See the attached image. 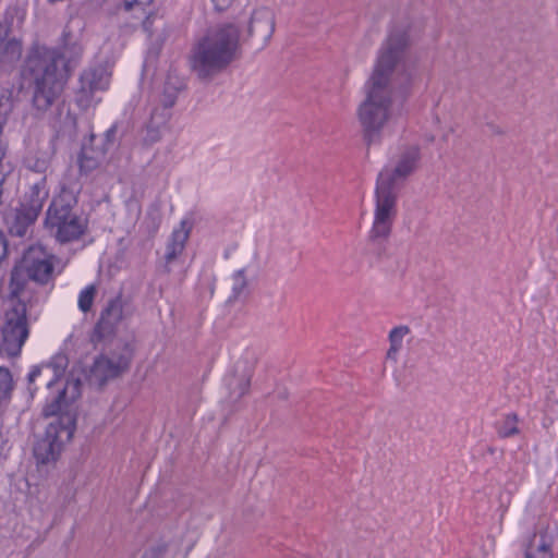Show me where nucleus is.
I'll return each mask as SVG.
<instances>
[{"label":"nucleus","instance_id":"obj_10","mask_svg":"<svg viewBox=\"0 0 558 558\" xmlns=\"http://www.w3.org/2000/svg\"><path fill=\"white\" fill-rule=\"evenodd\" d=\"M123 308L124 301L121 293L107 302L89 337L95 348L99 343L109 342L114 338L118 325L123 319Z\"/></svg>","mask_w":558,"mask_h":558},{"label":"nucleus","instance_id":"obj_39","mask_svg":"<svg viewBox=\"0 0 558 558\" xmlns=\"http://www.w3.org/2000/svg\"><path fill=\"white\" fill-rule=\"evenodd\" d=\"M93 4L97 7H101L104 3H106L108 0H89Z\"/></svg>","mask_w":558,"mask_h":558},{"label":"nucleus","instance_id":"obj_3","mask_svg":"<svg viewBox=\"0 0 558 558\" xmlns=\"http://www.w3.org/2000/svg\"><path fill=\"white\" fill-rule=\"evenodd\" d=\"M83 56V46L64 29L59 48L35 43L28 49L21 68V77L32 90L36 109L46 111L61 96L72 70Z\"/></svg>","mask_w":558,"mask_h":558},{"label":"nucleus","instance_id":"obj_4","mask_svg":"<svg viewBox=\"0 0 558 558\" xmlns=\"http://www.w3.org/2000/svg\"><path fill=\"white\" fill-rule=\"evenodd\" d=\"M53 259L54 256L47 253L43 247H29L11 271L10 295L21 298L32 295L37 303L38 298L32 288V282L45 286L53 280Z\"/></svg>","mask_w":558,"mask_h":558},{"label":"nucleus","instance_id":"obj_19","mask_svg":"<svg viewBox=\"0 0 558 558\" xmlns=\"http://www.w3.org/2000/svg\"><path fill=\"white\" fill-rule=\"evenodd\" d=\"M185 80L173 72H169L159 98L158 107L160 111H171L172 107L177 104L179 94L185 90Z\"/></svg>","mask_w":558,"mask_h":558},{"label":"nucleus","instance_id":"obj_37","mask_svg":"<svg viewBox=\"0 0 558 558\" xmlns=\"http://www.w3.org/2000/svg\"><path fill=\"white\" fill-rule=\"evenodd\" d=\"M65 120L69 125L74 126L75 125V117H73L70 112V110L66 111Z\"/></svg>","mask_w":558,"mask_h":558},{"label":"nucleus","instance_id":"obj_8","mask_svg":"<svg viewBox=\"0 0 558 558\" xmlns=\"http://www.w3.org/2000/svg\"><path fill=\"white\" fill-rule=\"evenodd\" d=\"M47 197L48 190L46 189V177H44L32 185L29 192L25 194L21 202L20 207L11 216L7 217L9 232L15 236H24L27 229L38 218Z\"/></svg>","mask_w":558,"mask_h":558},{"label":"nucleus","instance_id":"obj_14","mask_svg":"<svg viewBox=\"0 0 558 558\" xmlns=\"http://www.w3.org/2000/svg\"><path fill=\"white\" fill-rule=\"evenodd\" d=\"M556 536V527L539 520L534 533L523 542L524 558H554L553 547Z\"/></svg>","mask_w":558,"mask_h":558},{"label":"nucleus","instance_id":"obj_24","mask_svg":"<svg viewBox=\"0 0 558 558\" xmlns=\"http://www.w3.org/2000/svg\"><path fill=\"white\" fill-rule=\"evenodd\" d=\"M27 168L37 173H46L50 167V156L46 151H37L26 159Z\"/></svg>","mask_w":558,"mask_h":558},{"label":"nucleus","instance_id":"obj_25","mask_svg":"<svg viewBox=\"0 0 558 558\" xmlns=\"http://www.w3.org/2000/svg\"><path fill=\"white\" fill-rule=\"evenodd\" d=\"M95 295L96 288L93 284L87 286L80 292L77 305L83 313H87L92 310Z\"/></svg>","mask_w":558,"mask_h":558},{"label":"nucleus","instance_id":"obj_2","mask_svg":"<svg viewBox=\"0 0 558 558\" xmlns=\"http://www.w3.org/2000/svg\"><path fill=\"white\" fill-rule=\"evenodd\" d=\"M275 15L268 8L253 11L245 32L239 22H222L197 38L189 54L191 71L198 80L209 82L225 72L241 56L242 44L256 36L266 47L275 32Z\"/></svg>","mask_w":558,"mask_h":558},{"label":"nucleus","instance_id":"obj_21","mask_svg":"<svg viewBox=\"0 0 558 558\" xmlns=\"http://www.w3.org/2000/svg\"><path fill=\"white\" fill-rule=\"evenodd\" d=\"M518 421L519 418L515 413H508L504 415L495 424L497 435L500 438H509L518 435L520 433Z\"/></svg>","mask_w":558,"mask_h":558},{"label":"nucleus","instance_id":"obj_32","mask_svg":"<svg viewBox=\"0 0 558 558\" xmlns=\"http://www.w3.org/2000/svg\"><path fill=\"white\" fill-rule=\"evenodd\" d=\"M8 255V241L2 231H0V263L7 257Z\"/></svg>","mask_w":558,"mask_h":558},{"label":"nucleus","instance_id":"obj_18","mask_svg":"<svg viewBox=\"0 0 558 558\" xmlns=\"http://www.w3.org/2000/svg\"><path fill=\"white\" fill-rule=\"evenodd\" d=\"M391 232L383 231L379 229L371 228L366 244L364 247V255L369 257L372 263H380L388 254V240Z\"/></svg>","mask_w":558,"mask_h":558},{"label":"nucleus","instance_id":"obj_30","mask_svg":"<svg viewBox=\"0 0 558 558\" xmlns=\"http://www.w3.org/2000/svg\"><path fill=\"white\" fill-rule=\"evenodd\" d=\"M117 125H111L104 134V138L97 141L99 146H106L108 149L114 144L117 135Z\"/></svg>","mask_w":558,"mask_h":558},{"label":"nucleus","instance_id":"obj_13","mask_svg":"<svg viewBox=\"0 0 558 558\" xmlns=\"http://www.w3.org/2000/svg\"><path fill=\"white\" fill-rule=\"evenodd\" d=\"M420 159V147L417 145L408 146L401 151L395 167H385L379 172L377 180L399 189L407 178L416 170Z\"/></svg>","mask_w":558,"mask_h":558},{"label":"nucleus","instance_id":"obj_15","mask_svg":"<svg viewBox=\"0 0 558 558\" xmlns=\"http://www.w3.org/2000/svg\"><path fill=\"white\" fill-rule=\"evenodd\" d=\"M108 148L99 146L97 138L92 134L88 140L84 141L77 157V163L81 174H89L96 170L104 161Z\"/></svg>","mask_w":558,"mask_h":558},{"label":"nucleus","instance_id":"obj_35","mask_svg":"<svg viewBox=\"0 0 558 558\" xmlns=\"http://www.w3.org/2000/svg\"><path fill=\"white\" fill-rule=\"evenodd\" d=\"M400 350H401V347L390 344V347L387 351V354H386L387 359L397 361V356H398V353Z\"/></svg>","mask_w":558,"mask_h":558},{"label":"nucleus","instance_id":"obj_7","mask_svg":"<svg viewBox=\"0 0 558 558\" xmlns=\"http://www.w3.org/2000/svg\"><path fill=\"white\" fill-rule=\"evenodd\" d=\"M133 349L128 342H120L116 349L108 353H100L95 357L87 374L89 384L102 388L108 381L113 380L131 366Z\"/></svg>","mask_w":558,"mask_h":558},{"label":"nucleus","instance_id":"obj_33","mask_svg":"<svg viewBox=\"0 0 558 558\" xmlns=\"http://www.w3.org/2000/svg\"><path fill=\"white\" fill-rule=\"evenodd\" d=\"M216 11L222 12L227 10L233 0H210Z\"/></svg>","mask_w":558,"mask_h":558},{"label":"nucleus","instance_id":"obj_26","mask_svg":"<svg viewBox=\"0 0 558 558\" xmlns=\"http://www.w3.org/2000/svg\"><path fill=\"white\" fill-rule=\"evenodd\" d=\"M12 388L11 373L8 368L0 367V403L10 397Z\"/></svg>","mask_w":558,"mask_h":558},{"label":"nucleus","instance_id":"obj_27","mask_svg":"<svg viewBox=\"0 0 558 558\" xmlns=\"http://www.w3.org/2000/svg\"><path fill=\"white\" fill-rule=\"evenodd\" d=\"M410 333V328L405 325H400L392 328L389 332V342L392 345H398L402 348L403 338Z\"/></svg>","mask_w":558,"mask_h":558},{"label":"nucleus","instance_id":"obj_29","mask_svg":"<svg viewBox=\"0 0 558 558\" xmlns=\"http://www.w3.org/2000/svg\"><path fill=\"white\" fill-rule=\"evenodd\" d=\"M65 397V388H62L61 390H59L58 392V396L54 397L53 401L46 405L45 409H44V413L45 415H56L58 414V412L60 411V403L61 401H63Z\"/></svg>","mask_w":558,"mask_h":558},{"label":"nucleus","instance_id":"obj_34","mask_svg":"<svg viewBox=\"0 0 558 558\" xmlns=\"http://www.w3.org/2000/svg\"><path fill=\"white\" fill-rule=\"evenodd\" d=\"M45 368V366H34L32 368V371L29 372L28 374V381L29 384L34 383V380L40 376L43 369Z\"/></svg>","mask_w":558,"mask_h":558},{"label":"nucleus","instance_id":"obj_23","mask_svg":"<svg viewBox=\"0 0 558 558\" xmlns=\"http://www.w3.org/2000/svg\"><path fill=\"white\" fill-rule=\"evenodd\" d=\"M247 279L245 276V269H239L232 275V292L229 296V302H235L241 299L247 290Z\"/></svg>","mask_w":558,"mask_h":558},{"label":"nucleus","instance_id":"obj_6","mask_svg":"<svg viewBox=\"0 0 558 558\" xmlns=\"http://www.w3.org/2000/svg\"><path fill=\"white\" fill-rule=\"evenodd\" d=\"M16 301L4 312L1 326L2 349L9 356H19L22 348L29 337L28 312L36 302L33 296H11Z\"/></svg>","mask_w":558,"mask_h":558},{"label":"nucleus","instance_id":"obj_38","mask_svg":"<svg viewBox=\"0 0 558 558\" xmlns=\"http://www.w3.org/2000/svg\"><path fill=\"white\" fill-rule=\"evenodd\" d=\"M134 3H138V2H137V0H134V1H128V0H125V1H124V9H125L126 11H130V10L133 8V4H134Z\"/></svg>","mask_w":558,"mask_h":558},{"label":"nucleus","instance_id":"obj_9","mask_svg":"<svg viewBox=\"0 0 558 558\" xmlns=\"http://www.w3.org/2000/svg\"><path fill=\"white\" fill-rule=\"evenodd\" d=\"M63 435L66 439H70L73 429L63 425L60 421L48 424L45 434L36 440L33 448V456L38 465H48L58 460L64 444Z\"/></svg>","mask_w":558,"mask_h":558},{"label":"nucleus","instance_id":"obj_36","mask_svg":"<svg viewBox=\"0 0 558 558\" xmlns=\"http://www.w3.org/2000/svg\"><path fill=\"white\" fill-rule=\"evenodd\" d=\"M487 126L489 128V130L492 131V133L494 134H497V135H500L502 134V130L498 126V125H495L493 123H488Z\"/></svg>","mask_w":558,"mask_h":558},{"label":"nucleus","instance_id":"obj_11","mask_svg":"<svg viewBox=\"0 0 558 558\" xmlns=\"http://www.w3.org/2000/svg\"><path fill=\"white\" fill-rule=\"evenodd\" d=\"M398 187L376 181L375 210L372 228L392 232L397 217Z\"/></svg>","mask_w":558,"mask_h":558},{"label":"nucleus","instance_id":"obj_40","mask_svg":"<svg viewBox=\"0 0 558 558\" xmlns=\"http://www.w3.org/2000/svg\"><path fill=\"white\" fill-rule=\"evenodd\" d=\"M53 128L57 130V133L64 132L63 125H57V123H54Z\"/></svg>","mask_w":558,"mask_h":558},{"label":"nucleus","instance_id":"obj_1","mask_svg":"<svg viewBox=\"0 0 558 558\" xmlns=\"http://www.w3.org/2000/svg\"><path fill=\"white\" fill-rule=\"evenodd\" d=\"M409 45L408 26H393L378 50L373 73L365 84L366 97L356 110L368 146L380 143L393 101L403 104L411 94L413 75L403 63Z\"/></svg>","mask_w":558,"mask_h":558},{"label":"nucleus","instance_id":"obj_22","mask_svg":"<svg viewBox=\"0 0 558 558\" xmlns=\"http://www.w3.org/2000/svg\"><path fill=\"white\" fill-rule=\"evenodd\" d=\"M68 357L63 354L54 355L51 361L45 365V369L52 372V378L47 381V388H52L64 375L68 366Z\"/></svg>","mask_w":558,"mask_h":558},{"label":"nucleus","instance_id":"obj_17","mask_svg":"<svg viewBox=\"0 0 558 558\" xmlns=\"http://www.w3.org/2000/svg\"><path fill=\"white\" fill-rule=\"evenodd\" d=\"M171 117V111H160L159 107L154 108L143 136L144 145L151 146L162 138L163 133L169 130Z\"/></svg>","mask_w":558,"mask_h":558},{"label":"nucleus","instance_id":"obj_28","mask_svg":"<svg viewBox=\"0 0 558 558\" xmlns=\"http://www.w3.org/2000/svg\"><path fill=\"white\" fill-rule=\"evenodd\" d=\"M167 551L168 544L165 541H159L145 550L143 558H165Z\"/></svg>","mask_w":558,"mask_h":558},{"label":"nucleus","instance_id":"obj_12","mask_svg":"<svg viewBox=\"0 0 558 558\" xmlns=\"http://www.w3.org/2000/svg\"><path fill=\"white\" fill-rule=\"evenodd\" d=\"M110 84V75L102 66L85 69L78 78V87L75 93V102L82 110H87L99 100L95 99L97 92L107 90Z\"/></svg>","mask_w":558,"mask_h":558},{"label":"nucleus","instance_id":"obj_16","mask_svg":"<svg viewBox=\"0 0 558 558\" xmlns=\"http://www.w3.org/2000/svg\"><path fill=\"white\" fill-rule=\"evenodd\" d=\"M192 231V223L189 220H181L179 227L171 232L165 252V272L170 274V264L175 260L184 251L186 242Z\"/></svg>","mask_w":558,"mask_h":558},{"label":"nucleus","instance_id":"obj_5","mask_svg":"<svg viewBox=\"0 0 558 558\" xmlns=\"http://www.w3.org/2000/svg\"><path fill=\"white\" fill-rule=\"evenodd\" d=\"M75 204L76 198L73 194L62 191L47 209L45 227L61 244L80 240L87 230V220L73 210Z\"/></svg>","mask_w":558,"mask_h":558},{"label":"nucleus","instance_id":"obj_31","mask_svg":"<svg viewBox=\"0 0 558 558\" xmlns=\"http://www.w3.org/2000/svg\"><path fill=\"white\" fill-rule=\"evenodd\" d=\"M250 386H251L250 377L242 378L238 385V388H239L238 398L245 396L250 390Z\"/></svg>","mask_w":558,"mask_h":558},{"label":"nucleus","instance_id":"obj_20","mask_svg":"<svg viewBox=\"0 0 558 558\" xmlns=\"http://www.w3.org/2000/svg\"><path fill=\"white\" fill-rule=\"evenodd\" d=\"M22 56V43L15 38L7 40L0 47V64L2 66L12 65L20 60Z\"/></svg>","mask_w":558,"mask_h":558}]
</instances>
